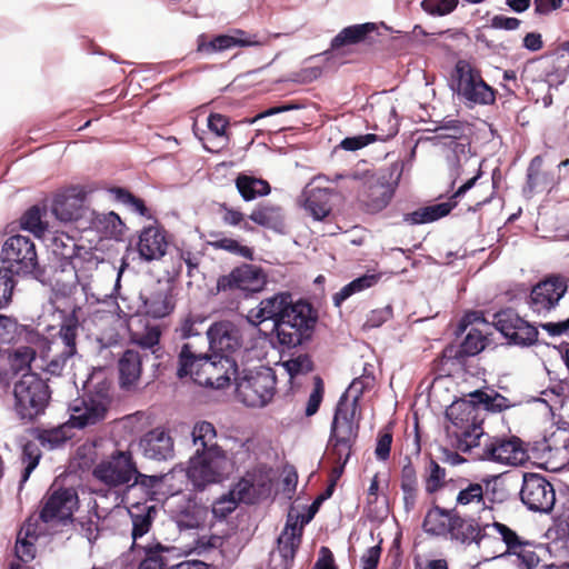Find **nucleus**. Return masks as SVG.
Returning a JSON list of instances; mask_svg holds the SVG:
<instances>
[{
	"label": "nucleus",
	"mask_w": 569,
	"mask_h": 569,
	"mask_svg": "<svg viewBox=\"0 0 569 569\" xmlns=\"http://www.w3.org/2000/svg\"><path fill=\"white\" fill-rule=\"evenodd\" d=\"M33 346H21L17 348L11 358V366L14 370L36 369V363H39V348L36 342Z\"/></svg>",
	"instance_id": "obj_47"
},
{
	"label": "nucleus",
	"mask_w": 569,
	"mask_h": 569,
	"mask_svg": "<svg viewBox=\"0 0 569 569\" xmlns=\"http://www.w3.org/2000/svg\"><path fill=\"white\" fill-rule=\"evenodd\" d=\"M210 349L219 356L233 353L241 347V335L236 325L230 321H219L211 325L207 331Z\"/></svg>",
	"instance_id": "obj_23"
},
{
	"label": "nucleus",
	"mask_w": 569,
	"mask_h": 569,
	"mask_svg": "<svg viewBox=\"0 0 569 569\" xmlns=\"http://www.w3.org/2000/svg\"><path fill=\"white\" fill-rule=\"evenodd\" d=\"M266 283L267 276L260 267L244 263L234 268L229 274L221 276L217 281V289L219 291L259 292Z\"/></svg>",
	"instance_id": "obj_21"
},
{
	"label": "nucleus",
	"mask_w": 569,
	"mask_h": 569,
	"mask_svg": "<svg viewBox=\"0 0 569 569\" xmlns=\"http://www.w3.org/2000/svg\"><path fill=\"white\" fill-rule=\"evenodd\" d=\"M492 323L510 346L526 348L538 342V328L520 317L512 308L497 311Z\"/></svg>",
	"instance_id": "obj_16"
},
{
	"label": "nucleus",
	"mask_w": 569,
	"mask_h": 569,
	"mask_svg": "<svg viewBox=\"0 0 569 569\" xmlns=\"http://www.w3.org/2000/svg\"><path fill=\"white\" fill-rule=\"evenodd\" d=\"M70 425H62L56 428L44 429L39 433L38 440L43 447L50 450L56 449L70 439Z\"/></svg>",
	"instance_id": "obj_52"
},
{
	"label": "nucleus",
	"mask_w": 569,
	"mask_h": 569,
	"mask_svg": "<svg viewBox=\"0 0 569 569\" xmlns=\"http://www.w3.org/2000/svg\"><path fill=\"white\" fill-rule=\"evenodd\" d=\"M141 312L153 319L169 316L176 307V300L170 288H159L141 296Z\"/></svg>",
	"instance_id": "obj_32"
},
{
	"label": "nucleus",
	"mask_w": 569,
	"mask_h": 569,
	"mask_svg": "<svg viewBox=\"0 0 569 569\" xmlns=\"http://www.w3.org/2000/svg\"><path fill=\"white\" fill-rule=\"evenodd\" d=\"M236 187L242 199L246 201H251L257 197L267 196L271 190L266 180L247 174H239L237 177Z\"/></svg>",
	"instance_id": "obj_39"
},
{
	"label": "nucleus",
	"mask_w": 569,
	"mask_h": 569,
	"mask_svg": "<svg viewBox=\"0 0 569 569\" xmlns=\"http://www.w3.org/2000/svg\"><path fill=\"white\" fill-rule=\"evenodd\" d=\"M14 410L21 419L32 420L42 413L50 392L46 382L34 372H26L14 383Z\"/></svg>",
	"instance_id": "obj_12"
},
{
	"label": "nucleus",
	"mask_w": 569,
	"mask_h": 569,
	"mask_svg": "<svg viewBox=\"0 0 569 569\" xmlns=\"http://www.w3.org/2000/svg\"><path fill=\"white\" fill-rule=\"evenodd\" d=\"M119 386L122 390H136L142 373V356L133 349L126 350L118 361Z\"/></svg>",
	"instance_id": "obj_30"
},
{
	"label": "nucleus",
	"mask_w": 569,
	"mask_h": 569,
	"mask_svg": "<svg viewBox=\"0 0 569 569\" xmlns=\"http://www.w3.org/2000/svg\"><path fill=\"white\" fill-rule=\"evenodd\" d=\"M20 226L23 230L41 237L46 231V223L42 221L41 209L37 206L31 207L20 219Z\"/></svg>",
	"instance_id": "obj_55"
},
{
	"label": "nucleus",
	"mask_w": 569,
	"mask_h": 569,
	"mask_svg": "<svg viewBox=\"0 0 569 569\" xmlns=\"http://www.w3.org/2000/svg\"><path fill=\"white\" fill-rule=\"evenodd\" d=\"M76 241L64 234L53 238L52 251L60 259L59 266L56 268V281L61 282L64 288L71 289L77 283L81 284L82 290L88 293L90 289L89 282L83 280L78 272V266L81 263L80 257L77 254Z\"/></svg>",
	"instance_id": "obj_15"
},
{
	"label": "nucleus",
	"mask_w": 569,
	"mask_h": 569,
	"mask_svg": "<svg viewBox=\"0 0 569 569\" xmlns=\"http://www.w3.org/2000/svg\"><path fill=\"white\" fill-rule=\"evenodd\" d=\"M281 367L286 370L290 379L296 378L299 375H306L312 370V362L307 355H299L296 358L289 359L281 363Z\"/></svg>",
	"instance_id": "obj_60"
},
{
	"label": "nucleus",
	"mask_w": 569,
	"mask_h": 569,
	"mask_svg": "<svg viewBox=\"0 0 569 569\" xmlns=\"http://www.w3.org/2000/svg\"><path fill=\"white\" fill-rule=\"evenodd\" d=\"M137 248L141 259L159 260L166 254L168 248L164 231L158 227L143 228L139 234Z\"/></svg>",
	"instance_id": "obj_28"
},
{
	"label": "nucleus",
	"mask_w": 569,
	"mask_h": 569,
	"mask_svg": "<svg viewBox=\"0 0 569 569\" xmlns=\"http://www.w3.org/2000/svg\"><path fill=\"white\" fill-rule=\"evenodd\" d=\"M490 480L483 478L481 482H470L467 479L460 481V490L456 497L457 506H469L472 503L485 505V489L488 488Z\"/></svg>",
	"instance_id": "obj_37"
},
{
	"label": "nucleus",
	"mask_w": 569,
	"mask_h": 569,
	"mask_svg": "<svg viewBox=\"0 0 569 569\" xmlns=\"http://www.w3.org/2000/svg\"><path fill=\"white\" fill-rule=\"evenodd\" d=\"M86 393L69 406L68 423L73 428H84L103 420L112 402L111 381L104 370H94L84 385Z\"/></svg>",
	"instance_id": "obj_2"
},
{
	"label": "nucleus",
	"mask_w": 569,
	"mask_h": 569,
	"mask_svg": "<svg viewBox=\"0 0 569 569\" xmlns=\"http://www.w3.org/2000/svg\"><path fill=\"white\" fill-rule=\"evenodd\" d=\"M568 290L567 279L561 274H550L536 283L526 303L537 316H547L556 309Z\"/></svg>",
	"instance_id": "obj_19"
},
{
	"label": "nucleus",
	"mask_w": 569,
	"mask_h": 569,
	"mask_svg": "<svg viewBox=\"0 0 569 569\" xmlns=\"http://www.w3.org/2000/svg\"><path fill=\"white\" fill-rule=\"evenodd\" d=\"M397 132V128H390V132L383 138L375 133L347 137L340 142L338 147L335 148V150L332 151V156L338 152V148H341L347 151H357L378 140L386 141L388 138L396 136Z\"/></svg>",
	"instance_id": "obj_48"
},
{
	"label": "nucleus",
	"mask_w": 569,
	"mask_h": 569,
	"mask_svg": "<svg viewBox=\"0 0 569 569\" xmlns=\"http://www.w3.org/2000/svg\"><path fill=\"white\" fill-rule=\"evenodd\" d=\"M458 6V0H423L422 9L432 16H445L452 12Z\"/></svg>",
	"instance_id": "obj_61"
},
{
	"label": "nucleus",
	"mask_w": 569,
	"mask_h": 569,
	"mask_svg": "<svg viewBox=\"0 0 569 569\" xmlns=\"http://www.w3.org/2000/svg\"><path fill=\"white\" fill-rule=\"evenodd\" d=\"M320 507V495L313 499V502L307 510H300L293 505L288 511L287 522L283 531L278 538V549L282 558L292 559L300 543L302 528L316 515Z\"/></svg>",
	"instance_id": "obj_17"
},
{
	"label": "nucleus",
	"mask_w": 569,
	"mask_h": 569,
	"mask_svg": "<svg viewBox=\"0 0 569 569\" xmlns=\"http://www.w3.org/2000/svg\"><path fill=\"white\" fill-rule=\"evenodd\" d=\"M487 336L478 328H470L459 346H448L442 351L446 360H457L461 363L466 357L480 353L487 346Z\"/></svg>",
	"instance_id": "obj_29"
},
{
	"label": "nucleus",
	"mask_w": 569,
	"mask_h": 569,
	"mask_svg": "<svg viewBox=\"0 0 569 569\" xmlns=\"http://www.w3.org/2000/svg\"><path fill=\"white\" fill-rule=\"evenodd\" d=\"M138 473V467L130 450L113 449L109 455L100 459L92 469L93 478L113 490L114 502L120 505L124 496L119 495L123 489L129 491L131 479Z\"/></svg>",
	"instance_id": "obj_5"
},
{
	"label": "nucleus",
	"mask_w": 569,
	"mask_h": 569,
	"mask_svg": "<svg viewBox=\"0 0 569 569\" xmlns=\"http://www.w3.org/2000/svg\"><path fill=\"white\" fill-rule=\"evenodd\" d=\"M158 510L153 505H134L130 510L129 515L131 518L132 530L131 538L132 545L131 550H141L144 545L140 543V539L143 538L151 529L152 523L157 517Z\"/></svg>",
	"instance_id": "obj_31"
},
{
	"label": "nucleus",
	"mask_w": 569,
	"mask_h": 569,
	"mask_svg": "<svg viewBox=\"0 0 569 569\" xmlns=\"http://www.w3.org/2000/svg\"><path fill=\"white\" fill-rule=\"evenodd\" d=\"M184 505L177 506L174 519L180 529H196L204 520V510L191 496H183Z\"/></svg>",
	"instance_id": "obj_36"
},
{
	"label": "nucleus",
	"mask_w": 569,
	"mask_h": 569,
	"mask_svg": "<svg viewBox=\"0 0 569 569\" xmlns=\"http://www.w3.org/2000/svg\"><path fill=\"white\" fill-rule=\"evenodd\" d=\"M191 438L192 443L196 447L194 452L221 449V447H219L217 443V431L211 422H197L192 428Z\"/></svg>",
	"instance_id": "obj_38"
},
{
	"label": "nucleus",
	"mask_w": 569,
	"mask_h": 569,
	"mask_svg": "<svg viewBox=\"0 0 569 569\" xmlns=\"http://www.w3.org/2000/svg\"><path fill=\"white\" fill-rule=\"evenodd\" d=\"M78 495L73 488L53 490L44 500L40 519L44 523H58L69 520L78 508Z\"/></svg>",
	"instance_id": "obj_22"
},
{
	"label": "nucleus",
	"mask_w": 569,
	"mask_h": 569,
	"mask_svg": "<svg viewBox=\"0 0 569 569\" xmlns=\"http://www.w3.org/2000/svg\"><path fill=\"white\" fill-rule=\"evenodd\" d=\"M86 193L82 189L73 187L59 194L53 200L52 213L62 222L81 219L86 212Z\"/></svg>",
	"instance_id": "obj_24"
},
{
	"label": "nucleus",
	"mask_w": 569,
	"mask_h": 569,
	"mask_svg": "<svg viewBox=\"0 0 569 569\" xmlns=\"http://www.w3.org/2000/svg\"><path fill=\"white\" fill-rule=\"evenodd\" d=\"M13 273L0 267V309L7 307L11 301L14 288Z\"/></svg>",
	"instance_id": "obj_62"
},
{
	"label": "nucleus",
	"mask_w": 569,
	"mask_h": 569,
	"mask_svg": "<svg viewBox=\"0 0 569 569\" xmlns=\"http://www.w3.org/2000/svg\"><path fill=\"white\" fill-rule=\"evenodd\" d=\"M475 460H488L501 465L518 466L528 460L523 441L517 436H488L469 452Z\"/></svg>",
	"instance_id": "obj_10"
},
{
	"label": "nucleus",
	"mask_w": 569,
	"mask_h": 569,
	"mask_svg": "<svg viewBox=\"0 0 569 569\" xmlns=\"http://www.w3.org/2000/svg\"><path fill=\"white\" fill-rule=\"evenodd\" d=\"M111 192L118 201L127 206L132 212L148 219L152 218L150 210L146 207L142 199L134 197L131 192L122 188H114Z\"/></svg>",
	"instance_id": "obj_54"
},
{
	"label": "nucleus",
	"mask_w": 569,
	"mask_h": 569,
	"mask_svg": "<svg viewBox=\"0 0 569 569\" xmlns=\"http://www.w3.org/2000/svg\"><path fill=\"white\" fill-rule=\"evenodd\" d=\"M249 218L259 226L277 231L281 230L283 227L282 211L281 208L277 206H260L250 213Z\"/></svg>",
	"instance_id": "obj_42"
},
{
	"label": "nucleus",
	"mask_w": 569,
	"mask_h": 569,
	"mask_svg": "<svg viewBox=\"0 0 569 569\" xmlns=\"http://www.w3.org/2000/svg\"><path fill=\"white\" fill-rule=\"evenodd\" d=\"M41 451L36 442L28 441L22 448L21 460L24 465V470L21 476V486L28 481L32 471L39 465Z\"/></svg>",
	"instance_id": "obj_53"
},
{
	"label": "nucleus",
	"mask_w": 569,
	"mask_h": 569,
	"mask_svg": "<svg viewBox=\"0 0 569 569\" xmlns=\"http://www.w3.org/2000/svg\"><path fill=\"white\" fill-rule=\"evenodd\" d=\"M276 395V375L271 368L243 370L236 377V397L250 408H263Z\"/></svg>",
	"instance_id": "obj_8"
},
{
	"label": "nucleus",
	"mask_w": 569,
	"mask_h": 569,
	"mask_svg": "<svg viewBox=\"0 0 569 569\" xmlns=\"http://www.w3.org/2000/svg\"><path fill=\"white\" fill-rule=\"evenodd\" d=\"M260 303L264 308L267 317L270 320H273V325L276 323V320L281 318V316L284 315V312L295 305L290 295L286 293H280L271 298L263 299Z\"/></svg>",
	"instance_id": "obj_50"
},
{
	"label": "nucleus",
	"mask_w": 569,
	"mask_h": 569,
	"mask_svg": "<svg viewBox=\"0 0 569 569\" xmlns=\"http://www.w3.org/2000/svg\"><path fill=\"white\" fill-rule=\"evenodd\" d=\"M378 280L379 277L377 274H365L352 280L333 296L335 305L339 307L351 295L375 286Z\"/></svg>",
	"instance_id": "obj_51"
},
{
	"label": "nucleus",
	"mask_w": 569,
	"mask_h": 569,
	"mask_svg": "<svg viewBox=\"0 0 569 569\" xmlns=\"http://www.w3.org/2000/svg\"><path fill=\"white\" fill-rule=\"evenodd\" d=\"M160 337L161 330L157 325L146 326V329L142 332L131 331L130 333V339L134 345L140 347L142 350H150L156 358L160 357Z\"/></svg>",
	"instance_id": "obj_46"
},
{
	"label": "nucleus",
	"mask_w": 569,
	"mask_h": 569,
	"mask_svg": "<svg viewBox=\"0 0 569 569\" xmlns=\"http://www.w3.org/2000/svg\"><path fill=\"white\" fill-rule=\"evenodd\" d=\"M421 528L429 537L462 546L475 543L478 547L487 536H490L487 530L491 529L506 545L502 556H515L519 569H536L541 562V558L536 551L537 546L520 537L509 526L499 521L481 526L478 519L461 516L456 508L447 509L433 503L427 510Z\"/></svg>",
	"instance_id": "obj_1"
},
{
	"label": "nucleus",
	"mask_w": 569,
	"mask_h": 569,
	"mask_svg": "<svg viewBox=\"0 0 569 569\" xmlns=\"http://www.w3.org/2000/svg\"><path fill=\"white\" fill-rule=\"evenodd\" d=\"M449 423L446 433L449 445L456 450L469 453L475 450L485 437L483 419L475 401L459 399L453 401L446 410Z\"/></svg>",
	"instance_id": "obj_4"
},
{
	"label": "nucleus",
	"mask_w": 569,
	"mask_h": 569,
	"mask_svg": "<svg viewBox=\"0 0 569 569\" xmlns=\"http://www.w3.org/2000/svg\"><path fill=\"white\" fill-rule=\"evenodd\" d=\"M395 170L381 171L371 178L357 192L358 209L370 216L382 212L392 201L401 173L393 178Z\"/></svg>",
	"instance_id": "obj_14"
},
{
	"label": "nucleus",
	"mask_w": 569,
	"mask_h": 569,
	"mask_svg": "<svg viewBox=\"0 0 569 569\" xmlns=\"http://www.w3.org/2000/svg\"><path fill=\"white\" fill-rule=\"evenodd\" d=\"M357 438V436H350V438L346 436L342 439L338 431L330 430L326 453L328 455L329 462L333 463V467L328 473V483L322 491V502L333 495L336 486L345 472V467L353 452Z\"/></svg>",
	"instance_id": "obj_18"
},
{
	"label": "nucleus",
	"mask_w": 569,
	"mask_h": 569,
	"mask_svg": "<svg viewBox=\"0 0 569 569\" xmlns=\"http://www.w3.org/2000/svg\"><path fill=\"white\" fill-rule=\"evenodd\" d=\"M393 317V310L391 306L371 310L367 316V320L363 325L366 329L378 328L385 322L389 321Z\"/></svg>",
	"instance_id": "obj_64"
},
{
	"label": "nucleus",
	"mask_w": 569,
	"mask_h": 569,
	"mask_svg": "<svg viewBox=\"0 0 569 569\" xmlns=\"http://www.w3.org/2000/svg\"><path fill=\"white\" fill-rule=\"evenodd\" d=\"M316 315L311 305L299 300L284 312L276 323L273 330L279 345L292 348L300 345L307 332L313 327Z\"/></svg>",
	"instance_id": "obj_13"
},
{
	"label": "nucleus",
	"mask_w": 569,
	"mask_h": 569,
	"mask_svg": "<svg viewBox=\"0 0 569 569\" xmlns=\"http://www.w3.org/2000/svg\"><path fill=\"white\" fill-rule=\"evenodd\" d=\"M447 471L435 459L430 458L425 466L422 479L427 495H435L446 486Z\"/></svg>",
	"instance_id": "obj_45"
},
{
	"label": "nucleus",
	"mask_w": 569,
	"mask_h": 569,
	"mask_svg": "<svg viewBox=\"0 0 569 569\" xmlns=\"http://www.w3.org/2000/svg\"><path fill=\"white\" fill-rule=\"evenodd\" d=\"M0 260L3 269L17 276H32L41 280L43 271L38 263L34 242L27 236L14 234L2 244Z\"/></svg>",
	"instance_id": "obj_9"
},
{
	"label": "nucleus",
	"mask_w": 569,
	"mask_h": 569,
	"mask_svg": "<svg viewBox=\"0 0 569 569\" xmlns=\"http://www.w3.org/2000/svg\"><path fill=\"white\" fill-rule=\"evenodd\" d=\"M520 499L529 510L548 513L556 503L555 488L542 475L527 472L523 475Z\"/></svg>",
	"instance_id": "obj_20"
},
{
	"label": "nucleus",
	"mask_w": 569,
	"mask_h": 569,
	"mask_svg": "<svg viewBox=\"0 0 569 569\" xmlns=\"http://www.w3.org/2000/svg\"><path fill=\"white\" fill-rule=\"evenodd\" d=\"M376 378L373 375H362L355 378L347 390L341 395L333 416L331 429L338 435L350 438L359 435V421L361 410L359 400L366 391L373 388Z\"/></svg>",
	"instance_id": "obj_6"
},
{
	"label": "nucleus",
	"mask_w": 569,
	"mask_h": 569,
	"mask_svg": "<svg viewBox=\"0 0 569 569\" xmlns=\"http://www.w3.org/2000/svg\"><path fill=\"white\" fill-rule=\"evenodd\" d=\"M469 397L471 398V401L476 402L477 407L482 405L486 410L492 412H501L512 406L511 401L507 397L495 390H491L490 392L475 390L469 393Z\"/></svg>",
	"instance_id": "obj_44"
},
{
	"label": "nucleus",
	"mask_w": 569,
	"mask_h": 569,
	"mask_svg": "<svg viewBox=\"0 0 569 569\" xmlns=\"http://www.w3.org/2000/svg\"><path fill=\"white\" fill-rule=\"evenodd\" d=\"M204 355L197 352L192 349L191 343H183L178 353V368L177 376L181 379L184 377H189L192 371L190 368L196 363H200L202 366L204 360Z\"/></svg>",
	"instance_id": "obj_49"
},
{
	"label": "nucleus",
	"mask_w": 569,
	"mask_h": 569,
	"mask_svg": "<svg viewBox=\"0 0 569 569\" xmlns=\"http://www.w3.org/2000/svg\"><path fill=\"white\" fill-rule=\"evenodd\" d=\"M234 368V361L228 356L204 357L202 375L196 378L199 386L221 389L230 381L229 371Z\"/></svg>",
	"instance_id": "obj_25"
},
{
	"label": "nucleus",
	"mask_w": 569,
	"mask_h": 569,
	"mask_svg": "<svg viewBox=\"0 0 569 569\" xmlns=\"http://www.w3.org/2000/svg\"><path fill=\"white\" fill-rule=\"evenodd\" d=\"M142 455L152 460L162 461L174 456L173 439L163 428H156L147 432L139 441Z\"/></svg>",
	"instance_id": "obj_26"
},
{
	"label": "nucleus",
	"mask_w": 569,
	"mask_h": 569,
	"mask_svg": "<svg viewBox=\"0 0 569 569\" xmlns=\"http://www.w3.org/2000/svg\"><path fill=\"white\" fill-rule=\"evenodd\" d=\"M270 490L269 477L258 481L253 475H247L229 492L238 502L252 503L258 496L267 495Z\"/></svg>",
	"instance_id": "obj_33"
},
{
	"label": "nucleus",
	"mask_w": 569,
	"mask_h": 569,
	"mask_svg": "<svg viewBox=\"0 0 569 569\" xmlns=\"http://www.w3.org/2000/svg\"><path fill=\"white\" fill-rule=\"evenodd\" d=\"M141 551L143 556L138 569H168L174 548L152 541L146 543Z\"/></svg>",
	"instance_id": "obj_34"
},
{
	"label": "nucleus",
	"mask_w": 569,
	"mask_h": 569,
	"mask_svg": "<svg viewBox=\"0 0 569 569\" xmlns=\"http://www.w3.org/2000/svg\"><path fill=\"white\" fill-rule=\"evenodd\" d=\"M229 469L230 461L222 449L193 452L189 459L187 477L196 489L202 490L208 485L222 481Z\"/></svg>",
	"instance_id": "obj_11"
},
{
	"label": "nucleus",
	"mask_w": 569,
	"mask_h": 569,
	"mask_svg": "<svg viewBox=\"0 0 569 569\" xmlns=\"http://www.w3.org/2000/svg\"><path fill=\"white\" fill-rule=\"evenodd\" d=\"M543 158L536 156L527 169V184L532 190L547 183V173L542 170Z\"/></svg>",
	"instance_id": "obj_59"
},
{
	"label": "nucleus",
	"mask_w": 569,
	"mask_h": 569,
	"mask_svg": "<svg viewBox=\"0 0 569 569\" xmlns=\"http://www.w3.org/2000/svg\"><path fill=\"white\" fill-rule=\"evenodd\" d=\"M400 488L405 509L407 512H410L415 509L419 495L418 475L410 457L405 458L401 467Z\"/></svg>",
	"instance_id": "obj_35"
},
{
	"label": "nucleus",
	"mask_w": 569,
	"mask_h": 569,
	"mask_svg": "<svg viewBox=\"0 0 569 569\" xmlns=\"http://www.w3.org/2000/svg\"><path fill=\"white\" fill-rule=\"evenodd\" d=\"M42 520L39 516L29 517L21 529L18 532V536L23 537V539H32L38 540V538L44 532V528L42 527Z\"/></svg>",
	"instance_id": "obj_63"
},
{
	"label": "nucleus",
	"mask_w": 569,
	"mask_h": 569,
	"mask_svg": "<svg viewBox=\"0 0 569 569\" xmlns=\"http://www.w3.org/2000/svg\"><path fill=\"white\" fill-rule=\"evenodd\" d=\"M298 203L316 221L320 220V181L313 177L303 188L298 198Z\"/></svg>",
	"instance_id": "obj_40"
},
{
	"label": "nucleus",
	"mask_w": 569,
	"mask_h": 569,
	"mask_svg": "<svg viewBox=\"0 0 569 569\" xmlns=\"http://www.w3.org/2000/svg\"><path fill=\"white\" fill-rule=\"evenodd\" d=\"M264 42L256 39L246 31L236 29L231 34H220L210 41H204V37L200 36L198 40V51L206 53L221 52L234 47H254L262 46Z\"/></svg>",
	"instance_id": "obj_27"
},
{
	"label": "nucleus",
	"mask_w": 569,
	"mask_h": 569,
	"mask_svg": "<svg viewBox=\"0 0 569 569\" xmlns=\"http://www.w3.org/2000/svg\"><path fill=\"white\" fill-rule=\"evenodd\" d=\"M482 172L478 169L476 176L467 180L462 186H460L457 191L451 196L448 202L437 203L432 206H428L431 218L433 221L441 219L450 213V211L457 206L458 198L462 197L467 191L471 188L476 187L477 181L480 179Z\"/></svg>",
	"instance_id": "obj_43"
},
{
	"label": "nucleus",
	"mask_w": 569,
	"mask_h": 569,
	"mask_svg": "<svg viewBox=\"0 0 569 569\" xmlns=\"http://www.w3.org/2000/svg\"><path fill=\"white\" fill-rule=\"evenodd\" d=\"M79 332V323L74 318L66 319L53 340L34 331H29L27 341L36 342L39 348V363L37 370L46 371L52 376H60L68 361L77 353L76 340Z\"/></svg>",
	"instance_id": "obj_3"
},
{
	"label": "nucleus",
	"mask_w": 569,
	"mask_h": 569,
	"mask_svg": "<svg viewBox=\"0 0 569 569\" xmlns=\"http://www.w3.org/2000/svg\"><path fill=\"white\" fill-rule=\"evenodd\" d=\"M377 27L372 22L355 24L342 29L332 40V48H339L345 44H355L367 39L368 34L376 31Z\"/></svg>",
	"instance_id": "obj_41"
},
{
	"label": "nucleus",
	"mask_w": 569,
	"mask_h": 569,
	"mask_svg": "<svg viewBox=\"0 0 569 569\" xmlns=\"http://www.w3.org/2000/svg\"><path fill=\"white\" fill-rule=\"evenodd\" d=\"M393 441L392 425L382 427L377 435L375 456L379 461H387L390 457Z\"/></svg>",
	"instance_id": "obj_56"
},
{
	"label": "nucleus",
	"mask_w": 569,
	"mask_h": 569,
	"mask_svg": "<svg viewBox=\"0 0 569 569\" xmlns=\"http://www.w3.org/2000/svg\"><path fill=\"white\" fill-rule=\"evenodd\" d=\"M452 89L467 107L489 106L496 101V90L482 78L481 71L468 60L457 61L452 72Z\"/></svg>",
	"instance_id": "obj_7"
},
{
	"label": "nucleus",
	"mask_w": 569,
	"mask_h": 569,
	"mask_svg": "<svg viewBox=\"0 0 569 569\" xmlns=\"http://www.w3.org/2000/svg\"><path fill=\"white\" fill-rule=\"evenodd\" d=\"M204 318L200 315L189 313L181 319L179 326L176 329V333L181 339H189L191 337L200 335L199 328L203 325Z\"/></svg>",
	"instance_id": "obj_58"
},
{
	"label": "nucleus",
	"mask_w": 569,
	"mask_h": 569,
	"mask_svg": "<svg viewBox=\"0 0 569 569\" xmlns=\"http://www.w3.org/2000/svg\"><path fill=\"white\" fill-rule=\"evenodd\" d=\"M214 249H220L233 253L236 256L252 260L253 250L247 246H242L239 241L231 238H220L210 242Z\"/></svg>",
	"instance_id": "obj_57"
}]
</instances>
